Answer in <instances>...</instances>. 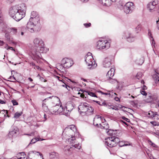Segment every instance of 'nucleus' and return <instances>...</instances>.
Masks as SVG:
<instances>
[{
  "instance_id": "6e6d98bb",
  "label": "nucleus",
  "mask_w": 159,
  "mask_h": 159,
  "mask_svg": "<svg viewBox=\"0 0 159 159\" xmlns=\"http://www.w3.org/2000/svg\"><path fill=\"white\" fill-rule=\"evenodd\" d=\"M150 123L154 126L158 125L156 124V122L155 121H151Z\"/></svg>"
},
{
  "instance_id": "0e129e2a",
  "label": "nucleus",
  "mask_w": 159,
  "mask_h": 159,
  "mask_svg": "<svg viewBox=\"0 0 159 159\" xmlns=\"http://www.w3.org/2000/svg\"><path fill=\"white\" fill-rule=\"evenodd\" d=\"M2 12L0 10V21L1 20H2Z\"/></svg>"
},
{
  "instance_id": "ea45409f",
  "label": "nucleus",
  "mask_w": 159,
  "mask_h": 159,
  "mask_svg": "<svg viewBox=\"0 0 159 159\" xmlns=\"http://www.w3.org/2000/svg\"><path fill=\"white\" fill-rule=\"evenodd\" d=\"M11 31L14 34H16L17 32V29L15 28H12L10 29Z\"/></svg>"
},
{
  "instance_id": "ddd939ff",
  "label": "nucleus",
  "mask_w": 159,
  "mask_h": 159,
  "mask_svg": "<svg viewBox=\"0 0 159 159\" xmlns=\"http://www.w3.org/2000/svg\"><path fill=\"white\" fill-rule=\"evenodd\" d=\"M103 120H105V119L103 117L99 115H96L94 118L93 121V125L99 127L98 124H99V126H100V124H101L100 123Z\"/></svg>"
},
{
  "instance_id": "37998d69",
  "label": "nucleus",
  "mask_w": 159,
  "mask_h": 159,
  "mask_svg": "<svg viewBox=\"0 0 159 159\" xmlns=\"http://www.w3.org/2000/svg\"><path fill=\"white\" fill-rule=\"evenodd\" d=\"M2 112V113H2H1V114H2L3 116H6V114H7V111L6 110H2L1 111Z\"/></svg>"
},
{
  "instance_id": "09e8293b",
  "label": "nucleus",
  "mask_w": 159,
  "mask_h": 159,
  "mask_svg": "<svg viewBox=\"0 0 159 159\" xmlns=\"http://www.w3.org/2000/svg\"><path fill=\"white\" fill-rule=\"evenodd\" d=\"M122 118L128 122H130V120L127 118H126L125 116H122Z\"/></svg>"
},
{
  "instance_id": "423d86ee",
  "label": "nucleus",
  "mask_w": 159,
  "mask_h": 159,
  "mask_svg": "<svg viewBox=\"0 0 159 159\" xmlns=\"http://www.w3.org/2000/svg\"><path fill=\"white\" fill-rule=\"evenodd\" d=\"M73 60L70 58H64L61 61V64L60 65V68L61 67L69 68L73 64Z\"/></svg>"
},
{
  "instance_id": "39448f33",
  "label": "nucleus",
  "mask_w": 159,
  "mask_h": 159,
  "mask_svg": "<svg viewBox=\"0 0 159 159\" xmlns=\"http://www.w3.org/2000/svg\"><path fill=\"white\" fill-rule=\"evenodd\" d=\"M120 139L115 136L109 137L105 139V144L109 147H112L116 146L118 142Z\"/></svg>"
},
{
  "instance_id": "cd10ccee",
  "label": "nucleus",
  "mask_w": 159,
  "mask_h": 159,
  "mask_svg": "<svg viewBox=\"0 0 159 159\" xmlns=\"http://www.w3.org/2000/svg\"><path fill=\"white\" fill-rule=\"evenodd\" d=\"M53 98V100H54L55 102H56V101H58V100H59L58 98L57 97L55 96H52V97H50L48 98H46L45 99L43 100V102H45V100H47V99L48 98Z\"/></svg>"
},
{
  "instance_id": "9d476101",
  "label": "nucleus",
  "mask_w": 159,
  "mask_h": 159,
  "mask_svg": "<svg viewBox=\"0 0 159 159\" xmlns=\"http://www.w3.org/2000/svg\"><path fill=\"white\" fill-rule=\"evenodd\" d=\"M81 148V145L80 144H75L74 145L72 146H70L68 145L65 146L64 148V150L66 154H70V153L75 148L80 149Z\"/></svg>"
},
{
  "instance_id": "69168bd1",
  "label": "nucleus",
  "mask_w": 159,
  "mask_h": 159,
  "mask_svg": "<svg viewBox=\"0 0 159 159\" xmlns=\"http://www.w3.org/2000/svg\"><path fill=\"white\" fill-rule=\"evenodd\" d=\"M156 22L157 25V28L159 30V21L157 20Z\"/></svg>"
},
{
  "instance_id": "bf43d9fd",
  "label": "nucleus",
  "mask_w": 159,
  "mask_h": 159,
  "mask_svg": "<svg viewBox=\"0 0 159 159\" xmlns=\"http://www.w3.org/2000/svg\"><path fill=\"white\" fill-rule=\"evenodd\" d=\"M34 68L36 69H38L39 70H41L40 67L39 66H35V67H34Z\"/></svg>"
},
{
  "instance_id": "052dcab7",
  "label": "nucleus",
  "mask_w": 159,
  "mask_h": 159,
  "mask_svg": "<svg viewBox=\"0 0 159 159\" xmlns=\"http://www.w3.org/2000/svg\"><path fill=\"white\" fill-rule=\"evenodd\" d=\"M7 49H10L14 51H15V50L13 49V48L12 47H9L7 48Z\"/></svg>"
},
{
  "instance_id": "72a5a7b5",
  "label": "nucleus",
  "mask_w": 159,
  "mask_h": 159,
  "mask_svg": "<svg viewBox=\"0 0 159 159\" xmlns=\"http://www.w3.org/2000/svg\"><path fill=\"white\" fill-rule=\"evenodd\" d=\"M87 108L88 109H87L88 110L87 111L86 113V114H88L89 112L92 113L93 112V108L90 106L89 104V108Z\"/></svg>"
},
{
  "instance_id": "1a4fd4ad",
  "label": "nucleus",
  "mask_w": 159,
  "mask_h": 159,
  "mask_svg": "<svg viewBox=\"0 0 159 159\" xmlns=\"http://www.w3.org/2000/svg\"><path fill=\"white\" fill-rule=\"evenodd\" d=\"M134 4L132 2H128L126 3L124 7V11L126 14L131 13L134 9Z\"/></svg>"
},
{
  "instance_id": "c85d7f7f",
  "label": "nucleus",
  "mask_w": 159,
  "mask_h": 159,
  "mask_svg": "<svg viewBox=\"0 0 159 159\" xmlns=\"http://www.w3.org/2000/svg\"><path fill=\"white\" fill-rule=\"evenodd\" d=\"M99 127L102 129H107L109 128L108 124H103V125L100 124V126Z\"/></svg>"
},
{
  "instance_id": "6e6552de",
  "label": "nucleus",
  "mask_w": 159,
  "mask_h": 159,
  "mask_svg": "<svg viewBox=\"0 0 159 159\" xmlns=\"http://www.w3.org/2000/svg\"><path fill=\"white\" fill-rule=\"evenodd\" d=\"M110 42L107 40H99L97 43V47L99 49L106 50L110 46Z\"/></svg>"
},
{
  "instance_id": "c9c22d12",
  "label": "nucleus",
  "mask_w": 159,
  "mask_h": 159,
  "mask_svg": "<svg viewBox=\"0 0 159 159\" xmlns=\"http://www.w3.org/2000/svg\"><path fill=\"white\" fill-rule=\"evenodd\" d=\"M40 141L39 139L38 138H35L33 139L31 141L30 143H29V145L30 144H33L35 143L36 142Z\"/></svg>"
},
{
  "instance_id": "f8f14e48",
  "label": "nucleus",
  "mask_w": 159,
  "mask_h": 159,
  "mask_svg": "<svg viewBox=\"0 0 159 159\" xmlns=\"http://www.w3.org/2000/svg\"><path fill=\"white\" fill-rule=\"evenodd\" d=\"M89 105L86 102L81 103L78 107L79 111L81 113H86L87 108H89Z\"/></svg>"
},
{
  "instance_id": "5fc2aeb1",
  "label": "nucleus",
  "mask_w": 159,
  "mask_h": 159,
  "mask_svg": "<svg viewBox=\"0 0 159 159\" xmlns=\"http://www.w3.org/2000/svg\"><path fill=\"white\" fill-rule=\"evenodd\" d=\"M148 142L149 143V144H151L152 146H153V147L154 146L155 144L154 143H152V141L151 140H149L148 141Z\"/></svg>"
},
{
  "instance_id": "412c9836",
  "label": "nucleus",
  "mask_w": 159,
  "mask_h": 159,
  "mask_svg": "<svg viewBox=\"0 0 159 159\" xmlns=\"http://www.w3.org/2000/svg\"><path fill=\"white\" fill-rule=\"evenodd\" d=\"M74 107V104L72 103H70L67 104L66 107V110H67L68 111V112L67 113L68 114L69 112L72 111Z\"/></svg>"
},
{
  "instance_id": "13d9d810",
  "label": "nucleus",
  "mask_w": 159,
  "mask_h": 159,
  "mask_svg": "<svg viewBox=\"0 0 159 159\" xmlns=\"http://www.w3.org/2000/svg\"><path fill=\"white\" fill-rule=\"evenodd\" d=\"M59 80L60 81L62 82L63 83H65V80L64 79V77H63V79L61 78V79H59Z\"/></svg>"
},
{
  "instance_id": "4c0bfd02",
  "label": "nucleus",
  "mask_w": 159,
  "mask_h": 159,
  "mask_svg": "<svg viewBox=\"0 0 159 159\" xmlns=\"http://www.w3.org/2000/svg\"><path fill=\"white\" fill-rule=\"evenodd\" d=\"M142 75V73L140 72H139L137 73L136 75V78L138 79H139Z\"/></svg>"
},
{
  "instance_id": "aec40b11",
  "label": "nucleus",
  "mask_w": 159,
  "mask_h": 159,
  "mask_svg": "<svg viewBox=\"0 0 159 159\" xmlns=\"http://www.w3.org/2000/svg\"><path fill=\"white\" fill-rule=\"evenodd\" d=\"M156 7L152 5L150 2L148 3L147 5L148 9L151 12H153L155 11Z\"/></svg>"
},
{
  "instance_id": "774afa93",
  "label": "nucleus",
  "mask_w": 159,
  "mask_h": 159,
  "mask_svg": "<svg viewBox=\"0 0 159 159\" xmlns=\"http://www.w3.org/2000/svg\"><path fill=\"white\" fill-rule=\"evenodd\" d=\"M147 89V87L146 86H145V85H144L143 87V90H145V89Z\"/></svg>"
},
{
  "instance_id": "f3484780",
  "label": "nucleus",
  "mask_w": 159,
  "mask_h": 159,
  "mask_svg": "<svg viewBox=\"0 0 159 159\" xmlns=\"http://www.w3.org/2000/svg\"><path fill=\"white\" fill-rule=\"evenodd\" d=\"M115 68L114 67L111 68L107 72L106 76L107 78L111 79L114 75Z\"/></svg>"
},
{
  "instance_id": "4468645a",
  "label": "nucleus",
  "mask_w": 159,
  "mask_h": 159,
  "mask_svg": "<svg viewBox=\"0 0 159 159\" xmlns=\"http://www.w3.org/2000/svg\"><path fill=\"white\" fill-rule=\"evenodd\" d=\"M66 142H68L69 144L71 145V146L74 145L75 144H78L79 143L77 144V142L75 138V136H71L70 138H67L66 139Z\"/></svg>"
},
{
  "instance_id": "603ef678",
  "label": "nucleus",
  "mask_w": 159,
  "mask_h": 159,
  "mask_svg": "<svg viewBox=\"0 0 159 159\" xmlns=\"http://www.w3.org/2000/svg\"><path fill=\"white\" fill-rule=\"evenodd\" d=\"M40 80L43 82H46L47 81V80H46L44 79L43 77H40V78H39Z\"/></svg>"
},
{
  "instance_id": "a19ab883",
  "label": "nucleus",
  "mask_w": 159,
  "mask_h": 159,
  "mask_svg": "<svg viewBox=\"0 0 159 159\" xmlns=\"http://www.w3.org/2000/svg\"><path fill=\"white\" fill-rule=\"evenodd\" d=\"M108 80H109V82L111 83H115L116 82V80L112 79V78L110 79L108 78Z\"/></svg>"
},
{
  "instance_id": "3c124183",
  "label": "nucleus",
  "mask_w": 159,
  "mask_h": 159,
  "mask_svg": "<svg viewBox=\"0 0 159 159\" xmlns=\"http://www.w3.org/2000/svg\"><path fill=\"white\" fill-rule=\"evenodd\" d=\"M91 24L90 23H85L84 24V26L86 28L89 27L90 26Z\"/></svg>"
},
{
  "instance_id": "c756f323",
  "label": "nucleus",
  "mask_w": 159,
  "mask_h": 159,
  "mask_svg": "<svg viewBox=\"0 0 159 159\" xmlns=\"http://www.w3.org/2000/svg\"><path fill=\"white\" fill-rule=\"evenodd\" d=\"M65 108L63 109L61 106L60 105L59 108L55 110V112L57 111V113H60L62 112L63 111H65Z\"/></svg>"
},
{
  "instance_id": "2f4dec72",
  "label": "nucleus",
  "mask_w": 159,
  "mask_h": 159,
  "mask_svg": "<svg viewBox=\"0 0 159 159\" xmlns=\"http://www.w3.org/2000/svg\"><path fill=\"white\" fill-rule=\"evenodd\" d=\"M126 142H124V141H120H120L118 142V143H119V145L120 147H123L124 146H127L128 145V144H126L125 143Z\"/></svg>"
},
{
  "instance_id": "4be33fe9",
  "label": "nucleus",
  "mask_w": 159,
  "mask_h": 159,
  "mask_svg": "<svg viewBox=\"0 0 159 159\" xmlns=\"http://www.w3.org/2000/svg\"><path fill=\"white\" fill-rule=\"evenodd\" d=\"M12 130H11L9 133V135H11L12 136H15V134H16L17 132L18 131V129L16 127H13Z\"/></svg>"
},
{
  "instance_id": "8fccbe9b",
  "label": "nucleus",
  "mask_w": 159,
  "mask_h": 159,
  "mask_svg": "<svg viewBox=\"0 0 159 159\" xmlns=\"http://www.w3.org/2000/svg\"><path fill=\"white\" fill-rule=\"evenodd\" d=\"M11 102L13 105H18V102L15 100H12Z\"/></svg>"
},
{
  "instance_id": "e433bc0d",
  "label": "nucleus",
  "mask_w": 159,
  "mask_h": 159,
  "mask_svg": "<svg viewBox=\"0 0 159 159\" xmlns=\"http://www.w3.org/2000/svg\"><path fill=\"white\" fill-rule=\"evenodd\" d=\"M152 3V5H154L156 7V6L158 4V0H154L152 2H150Z\"/></svg>"
},
{
  "instance_id": "49530a36",
  "label": "nucleus",
  "mask_w": 159,
  "mask_h": 159,
  "mask_svg": "<svg viewBox=\"0 0 159 159\" xmlns=\"http://www.w3.org/2000/svg\"><path fill=\"white\" fill-rule=\"evenodd\" d=\"M140 93L143 95L146 96L147 95V93L143 89L142 90L140 91Z\"/></svg>"
},
{
  "instance_id": "de8ad7c7",
  "label": "nucleus",
  "mask_w": 159,
  "mask_h": 159,
  "mask_svg": "<svg viewBox=\"0 0 159 159\" xmlns=\"http://www.w3.org/2000/svg\"><path fill=\"white\" fill-rule=\"evenodd\" d=\"M64 83V84L62 85V86L63 87H66L68 90H70V89H69L68 88H67V87H68L69 89H70V87L69 86H68L67 85H66V82H65V83Z\"/></svg>"
},
{
  "instance_id": "680f3d73",
  "label": "nucleus",
  "mask_w": 159,
  "mask_h": 159,
  "mask_svg": "<svg viewBox=\"0 0 159 159\" xmlns=\"http://www.w3.org/2000/svg\"><path fill=\"white\" fill-rule=\"evenodd\" d=\"M0 103L1 104H4L6 103V102L0 100Z\"/></svg>"
},
{
  "instance_id": "a878e982",
  "label": "nucleus",
  "mask_w": 159,
  "mask_h": 159,
  "mask_svg": "<svg viewBox=\"0 0 159 159\" xmlns=\"http://www.w3.org/2000/svg\"><path fill=\"white\" fill-rule=\"evenodd\" d=\"M153 78L154 79L156 83H159V73L156 72V73L153 75Z\"/></svg>"
},
{
  "instance_id": "7c9ffc66",
  "label": "nucleus",
  "mask_w": 159,
  "mask_h": 159,
  "mask_svg": "<svg viewBox=\"0 0 159 159\" xmlns=\"http://www.w3.org/2000/svg\"><path fill=\"white\" fill-rule=\"evenodd\" d=\"M114 132L113 130L109 129L106 131L107 134L111 136V137L114 136L113 135L115 134V133H113Z\"/></svg>"
},
{
  "instance_id": "dca6fc26",
  "label": "nucleus",
  "mask_w": 159,
  "mask_h": 159,
  "mask_svg": "<svg viewBox=\"0 0 159 159\" xmlns=\"http://www.w3.org/2000/svg\"><path fill=\"white\" fill-rule=\"evenodd\" d=\"M124 38L127 39L128 42L130 43L134 42L135 40V37L133 36L130 33H126L125 37Z\"/></svg>"
},
{
  "instance_id": "393cba45",
  "label": "nucleus",
  "mask_w": 159,
  "mask_h": 159,
  "mask_svg": "<svg viewBox=\"0 0 159 159\" xmlns=\"http://www.w3.org/2000/svg\"><path fill=\"white\" fill-rule=\"evenodd\" d=\"M5 37L6 40L9 43H13V42L12 40V38L10 37L9 34L8 33H6L5 34Z\"/></svg>"
},
{
  "instance_id": "2eb2a0df",
  "label": "nucleus",
  "mask_w": 159,
  "mask_h": 159,
  "mask_svg": "<svg viewBox=\"0 0 159 159\" xmlns=\"http://www.w3.org/2000/svg\"><path fill=\"white\" fill-rule=\"evenodd\" d=\"M103 67L106 68H109L111 65V60L109 58H106L103 63Z\"/></svg>"
},
{
  "instance_id": "58836bf2",
  "label": "nucleus",
  "mask_w": 159,
  "mask_h": 159,
  "mask_svg": "<svg viewBox=\"0 0 159 159\" xmlns=\"http://www.w3.org/2000/svg\"><path fill=\"white\" fill-rule=\"evenodd\" d=\"M86 92H87L88 93V94L92 97H97L94 93L92 92H87L86 91Z\"/></svg>"
},
{
  "instance_id": "7ed1b4c3",
  "label": "nucleus",
  "mask_w": 159,
  "mask_h": 159,
  "mask_svg": "<svg viewBox=\"0 0 159 159\" xmlns=\"http://www.w3.org/2000/svg\"><path fill=\"white\" fill-rule=\"evenodd\" d=\"M27 28L31 33L39 31L41 28L39 17H30L27 24Z\"/></svg>"
},
{
  "instance_id": "c03bdc74",
  "label": "nucleus",
  "mask_w": 159,
  "mask_h": 159,
  "mask_svg": "<svg viewBox=\"0 0 159 159\" xmlns=\"http://www.w3.org/2000/svg\"><path fill=\"white\" fill-rule=\"evenodd\" d=\"M140 62H137V63H138L139 65H141L144 62V60L143 58H141L139 59Z\"/></svg>"
},
{
  "instance_id": "a211bd4d",
  "label": "nucleus",
  "mask_w": 159,
  "mask_h": 159,
  "mask_svg": "<svg viewBox=\"0 0 159 159\" xmlns=\"http://www.w3.org/2000/svg\"><path fill=\"white\" fill-rule=\"evenodd\" d=\"M147 116L150 118H154L156 119L157 117V116H158V114L157 112H154L152 111H149L147 114Z\"/></svg>"
},
{
  "instance_id": "6ab92c4d",
  "label": "nucleus",
  "mask_w": 159,
  "mask_h": 159,
  "mask_svg": "<svg viewBox=\"0 0 159 159\" xmlns=\"http://www.w3.org/2000/svg\"><path fill=\"white\" fill-rule=\"evenodd\" d=\"M115 0H102V2L104 5L109 7L110 6L112 3L115 2Z\"/></svg>"
},
{
  "instance_id": "79ce46f5",
  "label": "nucleus",
  "mask_w": 159,
  "mask_h": 159,
  "mask_svg": "<svg viewBox=\"0 0 159 159\" xmlns=\"http://www.w3.org/2000/svg\"><path fill=\"white\" fill-rule=\"evenodd\" d=\"M99 105L101 106H106V107H107V106H110L108 104V103L106 102L105 101H104L103 102H102V103H101V104H99Z\"/></svg>"
},
{
  "instance_id": "e2e57ef3",
  "label": "nucleus",
  "mask_w": 159,
  "mask_h": 159,
  "mask_svg": "<svg viewBox=\"0 0 159 159\" xmlns=\"http://www.w3.org/2000/svg\"><path fill=\"white\" fill-rule=\"evenodd\" d=\"M30 66H32L35 67V64L33 62H32L31 63H30Z\"/></svg>"
},
{
  "instance_id": "a18cd8bd",
  "label": "nucleus",
  "mask_w": 159,
  "mask_h": 159,
  "mask_svg": "<svg viewBox=\"0 0 159 159\" xmlns=\"http://www.w3.org/2000/svg\"><path fill=\"white\" fill-rule=\"evenodd\" d=\"M148 35L149 37L150 40H151V39H153V37L152 36V33L150 30H148Z\"/></svg>"
},
{
  "instance_id": "bb28decb",
  "label": "nucleus",
  "mask_w": 159,
  "mask_h": 159,
  "mask_svg": "<svg viewBox=\"0 0 159 159\" xmlns=\"http://www.w3.org/2000/svg\"><path fill=\"white\" fill-rule=\"evenodd\" d=\"M39 17V16L38 14L36 11H33L31 12L30 15V17L35 18Z\"/></svg>"
},
{
  "instance_id": "f704fd0d",
  "label": "nucleus",
  "mask_w": 159,
  "mask_h": 159,
  "mask_svg": "<svg viewBox=\"0 0 159 159\" xmlns=\"http://www.w3.org/2000/svg\"><path fill=\"white\" fill-rule=\"evenodd\" d=\"M141 29V25L140 24L139 25L135 28V31L137 33H138Z\"/></svg>"
},
{
  "instance_id": "864d4df0",
  "label": "nucleus",
  "mask_w": 159,
  "mask_h": 159,
  "mask_svg": "<svg viewBox=\"0 0 159 159\" xmlns=\"http://www.w3.org/2000/svg\"><path fill=\"white\" fill-rule=\"evenodd\" d=\"M152 42L151 44L152 46H154V45L155 44V41L154 40V39H151V40H150Z\"/></svg>"
},
{
  "instance_id": "f03ea898",
  "label": "nucleus",
  "mask_w": 159,
  "mask_h": 159,
  "mask_svg": "<svg viewBox=\"0 0 159 159\" xmlns=\"http://www.w3.org/2000/svg\"><path fill=\"white\" fill-rule=\"evenodd\" d=\"M26 7L25 4L22 3L20 5L12 7L10 9V15L15 20L19 21L25 16Z\"/></svg>"
},
{
  "instance_id": "473e14b6",
  "label": "nucleus",
  "mask_w": 159,
  "mask_h": 159,
  "mask_svg": "<svg viewBox=\"0 0 159 159\" xmlns=\"http://www.w3.org/2000/svg\"><path fill=\"white\" fill-rule=\"evenodd\" d=\"M22 112H17L15 114L14 117L16 119H17V118H18L20 116H21V115L22 114Z\"/></svg>"
},
{
  "instance_id": "0eeeda50",
  "label": "nucleus",
  "mask_w": 159,
  "mask_h": 159,
  "mask_svg": "<svg viewBox=\"0 0 159 159\" xmlns=\"http://www.w3.org/2000/svg\"><path fill=\"white\" fill-rule=\"evenodd\" d=\"M85 61L89 68H91L92 66H94L95 64V61L92 56V53L90 52H88L85 56Z\"/></svg>"
},
{
  "instance_id": "b1692460",
  "label": "nucleus",
  "mask_w": 159,
  "mask_h": 159,
  "mask_svg": "<svg viewBox=\"0 0 159 159\" xmlns=\"http://www.w3.org/2000/svg\"><path fill=\"white\" fill-rule=\"evenodd\" d=\"M157 97H154L152 95H149L148 96V98H147L146 101L148 102H151L153 101H155L157 99Z\"/></svg>"
},
{
  "instance_id": "4d7b16f0",
  "label": "nucleus",
  "mask_w": 159,
  "mask_h": 159,
  "mask_svg": "<svg viewBox=\"0 0 159 159\" xmlns=\"http://www.w3.org/2000/svg\"><path fill=\"white\" fill-rule=\"evenodd\" d=\"M63 77L64 79L65 80V82H66V81H68V80H70L67 77H65V76Z\"/></svg>"
},
{
  "instance_id": "20e7f679",
  "label": "nucleus",
  "mask_w": 159,
  "mask_h": 159,
  "mask_svg": "<svg viewBox=\"0 0 159 159\" xmlns=\"http://www.w3.org/2000/svg\"><path fill=\"white\" fill-rule=\"evenodd\" d=\"M77 133L75 125H72L65 128L63 132L62 136L66 139L71 136H75Z\"/></svg>"
},
{
  "instance_id": "9b49d317",
  "label": "nucleus",
  "mask_w": 159,
  "mask_h": 159,
  "mask_svg": "<svg viewBox=\"0 0 159 159\" xmlns=\"http://www.w3.org/2000/svg\"><path fill=\"white\" fill-rule=\"evenodd\" d=\"M33 157L42 158L43 156L39 152L36 151H31L28 152V157L26 159H32Z\"/></svg>"
},
{
  "instance_id": "5701e85b",
  "label": "nucleus",
  "mask_w": 159,
  "mask_h": 159,
  "mask_svg": "<svg viewBox=\"0 0 159 159\" xmlns=\"http://www.w3.org/2000/svg\"><path fill=\"white\" fill-rule=\"evenodd\" d=\"M58 156V153L55 152H52L50 153V159H57Z\"/></svg>"
},
{
  "instance_id": "338daca9",
  "label": "nucleus",
  "mask_w": 159,
  "mask_h": 159,
  "mask_svg": "<svg viewBox=\"0 0 159 159\" xmlns=\"http://www.w3.org/2000/svg\"><path fill=\"white\" fill-rule=\"evenodd\" d=\"M100 92L102 93V94H105V95H107L110 94V93H103L101 91H100Z\"/></svg>"
},
{
  "instance_id": "f257e3e1",
  "label": "nucleus",
  "mask_w": 159,
  "mask_h": 159,
  "mask_svg": "<svg viewBox=\"0 0 159 159\" xmlns=\"http://www.w3.org/2000/svg\"><path fill=\"white\" fill-rule=\"evenodd\" d=\"M33 43L35 48L32 49L31 51L32 58L34 60L37 61L38 60L42 59L41 53H46L48 49L44 47L43 40L40 38H35Z\"/></svg>"
}]
</instances>
